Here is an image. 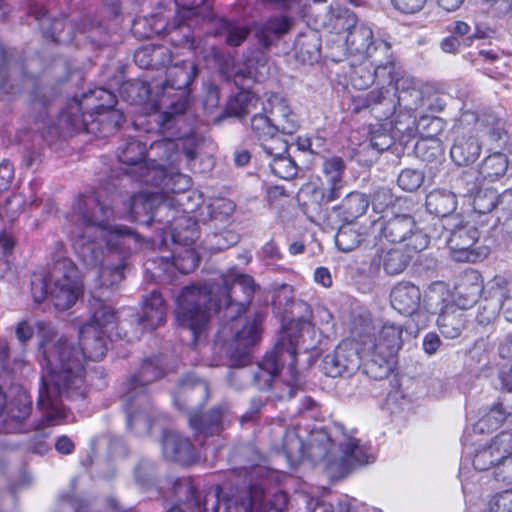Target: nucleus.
Masks as SVG:
<instances>
[{
	"instance_id": "28",
	"label": "nucleus",
	"mask_w": 512,
	"mask_h": 512,
	"mask_svg": "<svg viewBox=\"0 0 512 512\" xmlns=\"http://www.w3.org/2000/svg\"><path fill=\"white\" fill-rule=\"evenodd\" d=\"M512 415V391L502 393L499 400L491 407L482 423L488 429L498 428L507 417Z\"/></svg>"
},
{
	"instance_id": "55",
	"label": "nucleus",
	"mask_w": 512,
	"mask_h": 512,
	"mask_svg": "<svg viewBox=\"0 0 512 512\" xmlns=\"http://www.w3.org/2000/svg\"><path fill=\"white\" fill-rule=\"evenodd\" d=\"M181 395L189 399H193L196 395L207 399L208 386L204 381L199 379L187 380L182 385Z\"/></svg>"
},
{
	"instance_id": "26",
	"label": "nucleus",
	"mask_w": 512,
	"mask_h": 512,
	"mask_svg": "<svg viewBox=\"0 0 512 512\" xmlns=\"http://www.w3.org/2000/svg\"><path fill=\"white\" fill-rule=\"evenodd\" d=\"M512 415V391L502 393L499 400L491 407L482 423L488 429L498 428L507 417Z\"/></svg>"
},
{
	"instance_id": "21",
	"label": "nucleus",
	"mask_w": 512,
	"mask_h": 512,
	"mask_svg": "<svg viewBox=\"0 0 512 512\" xmlns=\"http://www.w3.org/2000/svg\"><path fill=\"white\" fill-rule=\"evenodd\" d=\"M481 152V145L473 135H462L457 138L450 155L459 166L469 165L475 162Z\"/></svg>"
},
{
	"instance_id": "4",
	"label": "nucleus",
	"mask_w": 512,
	"mask_h": 512,
	"mask_svg": "<svg viewBox=\"0 0 512 512\" xmlns=\"http://www.w3.org/2000/svg\"><path fill=\"white\" fill-rule=\"evenodd\" d=\"M83 290V282L75 264L67 258L57 260L48 274H34L31 291L34 300L41 303L49 298L58 310L72 307Z\"/></svg>"
},
{
	"instance_id": "34",
	"label": "nucleus",
	"mask_w": 512,
	"mask_h": 512,
	"mask_svg": "<svg viewBox=\"0 0 512 512\" xmlns=\"http://www.w3.org/2000/svg\"><path fill=\"white\" fill-rule=\"evenodd\" d=\"M346 42L350 49L356 53H367L372 42V29L365 25H357L350 29Z\"/></svg>"
},
{
	"instance_id": "50",
	"label": "nucleus",
	"mask_w": 512,
	"mask_h": 512,
	"mask_svg": "<svg viewBox=\"0 0 512 512\" xmlns=\"http://www.w3.org/2000/svg\"><path fill=\"white\" fill-rule=\"evenodd\" d=\"M283 449L287 457L297 461L304 455V446L301 439L294 431H288L283 440Z\"/></svg>"
},
{
	"instance_id": "32",
	"label": "nucleus",
	"mask_w": 512,
	"mask_h": 512,
	"mask_svg": "<svg viewBox=\"0 0 512 512\" xmlns=\"http://www.w3.org/2000/svg\"><path fill=\"white\" fill-rule=\"evenodd\" d=\"M291 22L286 16L275 17L268 20L264 25L258 28L257 37L263 45L271 43L273 38H277L290 30Z\"/></svg>"
},
{
	"instance_id": "64",
	"label": "nucleus",
	"mask_w": 512,
	"mask_h": 512,
	"mask_svg": "<svg viewBox=\"0 0 512 512\" xmlns=\"http://www.w3.org/2000/svg\"><path fill=\"white\" fill-rule=\"evenodd\" d=\"M441 345V339L436 333H428L423 339V350L429 355H433L437 352Z\"/></svg>"
},
{
	"instance_id": "23",
	"label": "nucleus",
	"mask_w": 512,
	"mask_h": 512,
	"mask_svg": "<svg viewBox=\"0 0 512 512\" xmlns=\"http://www.w3.org/2000/svg\"><path fill=\"white\" fill-rule=\"evenodd\" d=\"M145 177L146 183H152L155 185L163 184L167 190L172 191L173 193L183 192L191 186V179L189 176L181 173H174L168 176L161 168L148 169Z\"/></svg>"
},
{
	"instance_id": "49",
	"label": "nucleus",
	"mask_w": 512,
	"mask_h": 512,
	"mask_svg": "<svg viewBox=\"0 0 512 512\" xmlns=\"http://www.w3.org/2000/svg\"><path fill=\"white\" fill-rule=\"evenodd\" d=\"M251 129L257 136L259 141H262L264 137H269L278 132L275 127L272 117L268 118L263 114H257L251 119Z\"/></svg>"
},
{
	"instance_id": "16",
	"label": "nucleus",
	"mask_w": 512,
	"mask_h": 512,
	"mask_svg": "<svg viewBox=\"0 0 512 512\" xmlns=\"http://www.w3.org/2000/svg\"><path fill=\"white\" fill-rule=\"evenodd\" d=\"M269 103V113L278 132L289 135L295 133L300 126L298 116L292 111L287 102L277 95H272Z\"/></svg>"
},
{
	"instance_id": "30",
	"label": "nucleus",
	"mask_w": 512,
	"mask_h": 512,
	"mask_svg": "<svg viewBox=\"0 0 512 512\" xmlns=\"http://www.w3.org/2000/svg\"><path fill=\"white\" fill-rule=\"evenodd\" d=\"M196 66L192 62L184 61L181 65H174L167 70L166 85L175 89H186L196 76Z\"/></svg>"
},
{
	"instance_id": "17",
	"label": "nucleus",
	"mask_w": 512,
	"mask_h": 512,
	"mask_svg": "<svg viewBox=\"0 0 512 512\" xmlns=\"http://www.w3.org/2000/svg\"><path fill=\"white\" fill-rule=\"evenodd\" d=\"M166 320V305L162 296L151 292L143 300L142 314L139 324L147 330H154L163 325Z\"/></svg>"
},
{
	"instance_id": "24",
	"label": "nucleus",
	"mask_w": 512,
	"mask_h": 512,
	"mask_svg": "<svg viewBox=\"0 0 512 512\" xmlns=\"http://www.w3.org/2000/svg\"><path fill=\"white\" fill-rule=\"evenodd\" d=\"M91 318L84 326H92L95 330L108 333L114 328L115 325V311L114 309L104 303L98 298H93L90 301Z\"/></svg>"
},
{
	"instance_id": "15",
	"label": "nucleus",
	"mask_w": 512,
	"mask_h": 512,
	"mask_svg": "<svg viewBox=\"0 0 512 512\" xmlns=\"http://www.w3.org/2000/svg\"><path fill=\"white\" fill-rule=\"evenodd\" d=\"M344 162L339 157L325 159L323 162V173L326 178L327 187L322 194V201L330 203L340 197V191L344 186Z\"/></svg>"
},
{
	"instance_id": "19",
	"label": "nucleus",
	"mask_w": 512,
	"mask_h": 512,
	"mask_svg": "<svg viewBox=\"0 0 512 512\" xmlns=\"http://www.w3.org/2000/svg\"><path fill=\"white\" fill-rule=\"evenodd\" d=\"M108 333L95 330L92 326H82L80 329V342L82 347L80 350L84 352V360L89 358L91 360L102 359L107 351L106 337Z\"/></svg>"
},
{
	"instance_id": "11",
	"label": "nucleus",
	"mask_w": 512,
	"mask_h": 512,
	"mask_svg": "<svg viewBox=\"0 0 512 512\" xmlns=\"http://www.w3.org/2000/svg\"><path fill=\"white\" fill-rule=\"evenodd\" d=\"M382 235L392 243L408 241L406 246L418 252L424 250L429 244V237L416 225L409 215H395L386 220L381 228Z\"/></svg>"
},
{
	"instance_id": "8",
	"label": "nucleus",
	"mask_w": 512,
	"mask_h": 512,
	"mask_svg": "<svg viewBox=\"0 0 512 512\" xmlns=\"http://www.w3.org/2000/svg\"><path fill=\"white\" fill-rule=\"evenodd\" d=\"M360 336V329L354 323L351 337L341 341L331 353L322 360V369L327 376L341 377L355 374L363 359L369 360L366 342Z\"/></svg>"
},
{
	"instance_id": "14",
	"label": "nucleus",
	"mask_w": 512,
	"mask_h": 512,
	"mask_svg": "<svg viewBox=\"0 0 512 512\" xmlns=\"http://www.w3.org/2000/svg\"><path fill=\"white\" fill-rule=\"evenodd\" d=\"M392 307L400 314L410 316L414 314L421 301V293L417 286L408 282L397 284L390 294Z\"/></svg>"
},
{
	"instance_id": "62",
	"label": "nucleus",
	"mask_w": 512,
	"mask_h": 512,
	"mask_svg": "<svg viewBox=\"0 0 512 512\" xmlns=\"http://www.w3.org/2000/svg\"><path fill=\"white\" fill-rule=\"evenodd\" d=\"M390 94V86H383L381 88L371 90L366 95L365 104L367 106L382 104L390 96Z\"/></svg>"
},
{
	"instance_id": "25",
	"label": "nucleus",
	"mask_w": 512,
	"mask_h": 512,
	"mask_svg": "<svg viewBox=\"0 0 512 512\" xmlns=\"http://www.w3.org/2000/svg\"><path fill=\"white\" fill-rule=\"evenodd\" d=\"M426 207L430 213L446 217L457 207L456 195L445 189H434L426 197Z\"/></svg>"
},
{
	"instance_id": "51",
	"label": "nucleus",
	"mask_w": 512,
	"mask_h": 512,
	"mask_svg": "<svg viewBox=\"0 0 512 512\" xmlns=\"http://www.w3.org/2000/svg\"><path fill=\"white\" fill-rule=\"evenodd\" d=\"M498 315V302L485 299L478 305L477 322L482 326L492 324Z\"/></svg>"
},
{
	"instance_id": "33",
	"label": "nucleus",
	"mask_w": 512,
	"mask_h": 512,
	"mask_svg": "<svg viewBox=\"0 0 512 512\" xmlns=\"http://www.w3.org/2000/svg\"><path fill=\"white\" fill-rule=\"evenodd\" d=\"M494 296L501 301V308L507 321L512 322V280L495 277L491 282Z\"/></svg>"
},
{
	"instance_id": "31",
	"label": "nucleus",
	"mask_w": 512,
	"mask_h": 512,
	"mask_svg": "<svg viewBox=\"0 0 512 512\" xmlns=\"http://www.w3.org/2000/svg\"><path fill=\"white\" fill-rule=\"evenodd\" d=\"M155 201L156 197L154 195L138 194L133 196L130 203L131 219L135 222L150 224Z\"/></svg>"
},
{
	"instance_id": "12",
	"label": "nucleus",
	"mask_w": 512,
	"mask_h": 512,
	"mask_svg": "<svg viewBox=\"0 0 512 512\" xmlns=\"http://www.w3.org/2000/svg\"><path fill=\"white\" fill-rule=\"evenodd\" d=\"M454 290L456 305L461 309L468 308L483 291L481 274L474 269L465 270L458 276Z\"/></svg>"
},
{
	"instance_id": "36",
	"label": "nucleus",
	"mask_w": 512,
	"mask_h": 512,
	"mask_svg": "<svg viewBox=\"0 0 512 512\" xmlns=\"http://www.w3.org/2000/svg\"><path fill=\"white\" fill-rule=\"evenodd\" d=\"M369 206V200L366 195L353 192L346 196L342 201V208L347 218L355 219L363 215Z\"/></svg>"
},
{
	"instance_id": "5",
	"label": "nucleus",
	"mask_w": 512,
	"mask_h": 512,
	"mask_svg": "<svg viewBox=\"0 0 512 512\" xmlns=\"http://www.w3.org/2000/svg\"><path fill=\"white\" fill-rule=\"evenodd\" d=\"M360 329L364 345L368 347L369 360L365 364V372L373 379H383L393 370L395 358L403 344V326L392 322L384 323L377 336L371 333L369 322H355Z\"/></svg>"
},
{
	"instance_id": "35",
	"label": "nucleus",
	"mask_w": 512,
	"mask_h": 512,
	"mask_svg": "<svg viewBox=\"0 0 512 512\" xmlns=\"http://www.w3.org/2000/svg\"><path fill=\"white\" fill-rule=\"evenodd\" d=\"M8 416L15 421L26 419L32 409V401L29 394L24 390H17V393L6 406Z\"/></svg>"
},
{
	"instance_id": "48",
	"label": "nucleus",
	"mask_w": 512,
	"mask_h": 512,
	"mask_svg": "<svg viewBox=\"0 0 512 512\" xmlns=\"http://www.w3.org/2000/svg\"><path fill=\"white\" fill-rule=\"evenodd\" d=\"M335 243L341 251L350 252L359 245L360 235L355 229L344 227L337 232Z\"/></svg>"
},
{
	"instance_id": "43",
	"label": "nucleus",
	"mask_w": 512,
	"mask_h": 512,
	"mask_svg": "<svg viewBox=\"0 0 512 512\" xmlns=\"http://www.w3.org/2000/svg\"><path fill=\"white\" fill-rule=\"evenodd\" d=\"M475 131L482 136L487 135L492 141L502 139L504 134L503 129L498 124V119L493 115H489L487 119L484 117L477 119Z\"/></svg>"
},
{
	"instance_id": "10",
	"label": "nucleus",
	"mask_w": 512,
	"mask_h": 512,
	"mask_svg": "<svg viewBox=\"0 0 512 512\" xmlns=\"http://www.w3.org/2000/svg\"><path fill=\"white\" fill-rule=\"evenodd\" d=\"M478 229L470 222L462 220L451 230L447 240L451 257L458 262H477L489 254L486 246H475L479 240Z\"/></svg>"
},
{
	"instance_id": "44",
	"label": "nucleus",
	"mask_w": 512,
	"mask_h": 512,
	"mask_svg": "<svg viewBox=\"0 0 512 512\" xmlns=\"http://www.w3.org/2000/svg\"><path fill=\"white\" fill-rule=\"evenodd\" d=\"M242 505L246 512H268V503L265 501V493L262 487L252 486L248 492V498Z\"/></svg>"
},
{
	"instance_id": "47",
	"label": "nucleus",
	"mask_w": 512,
	"mask_h": 512,
	"mask_svg": "<svg viewBox=\"0 0 512 512\" xmlns=\"http://www.w3.org/2000/svg\"><path fill=\"white\" fill-rule=\"evenodd\" d=\"M260 146L271 160L288 152V143L276 133L272 136L264 137L260 141Z\"/></svg>"
},
{
	"instance_id": "22",
	"label": "nucleus",
	"mask_w": 512,
	"mask_h": 512,
	"mask_svg": "<svg viewBox=\"0 0 512 512\" xmlns=\"http://www.w3.org/2000/svg\"><path fill=\"white\" fill-rule=\"evenodd\" d=\"M164 456L170 460L187 463L192 458V447L189 441L175 432H168L164 435L163 441Z\"/></svg>"
},
{
	"instance_id": "41",
	"label": "nucleus",
	"mask_w": 512,
	"mask_h": 512,
	"mask_svg": "<svg viewBox=\"0 0 512 512\" xmlns=\"http://www.w3.org/2000/svg\"><path fill=\"white\" fill-rule=\"evenodd\" d=\"M270 168L276 176L282 179H292L297 174V165L288 153L272 159Z\"/></svg>"
},
{
	"instance_id": "37",
	"label": "nucleus",
	"mask_w": 512,
	"mask_h": 512,
	"mask_svg": "<svg viewBox=\"0 0 512 512\" xmlns=\"http://www.w3.org/2000/svg\"><path fill=\"white\" fill-rule=\"evenodd\" d=\"M146 155V146L140 141L131 139L119 150V160L127 165L140 163Z\"/></svg>"
},
{
	"instance_id": "56",
	"label": "nucleus",
	"mask_w": 512,
	"mask_h": 512,
	"mask_svg": "<svg viewBox=\"0 0 512 512\" xmlns=\"http://www.w3.org/2000/svg\"><path fill=\"white\" fill-rule=\"evenodd\" d=\"M488 505L496 512H512V489L496 493Z\"/></svg>"
},
{
	"instance_id": "58",
	"label": "nucleus",
	"mask_w": 512,
	"mask_h": 512,
	"mask_svg": "<svg viewBox=\"0 0 512 512\" xmlns=\"http://www.w3.org/2000/svg\"><path fill=\"white\" fill-rule=\"evenodd\" d=\"M199 259L195 252L191 249L184 251L183 256L176 258L175 265L182 273H189L198 266Z\"/></svg>"
},
{
	"instance_id": "27",
	"label": "nucleus",
	"mask_w": 512,
	"mask_h": 512,
	"mask_svg": "<svg viewBox=\"0 0 512 512\" xmlns=\"http://www.w3.org/2000/svg\"><path fill=\"white\" fill-rule=\"evenodd\" d=\"M512 415V391L502 393L499 400L491 407L482 423L488 429L498 428L507 417Z\"/></svg>"
},
{
	"instance_id": "63",
	"label": "nucleus",
	"mask_w": 512,
	"mask_h": 512,
	"mask_svg": "<svg viewBox=\"0 0 512 512\" xmlns=\"http://www.w3.org/2000/svg\"><path fill=\"white\" fill-rule=\"evenodd\" d=\"M248 29L244 26H232L226 38L230 46H239L247 37Z\"/></svg>"
},
{
	"instance_id": "52",
	"label": "nucleus",
	"mask_w": 512,
	"mask_h": 512,
	"mask_svg": "<svg viewBox=\"0 0 512 512\" xmlns=\"http://www.w3.org/2000/svg\"><path fill=\"white\" fill-rule=\"evenodd\" d=\"M423 174L414 169L403 170L398 177V185L405 191H415L423 183Z\"/></svg>"
},
{
	"instance_id": "6",
	"label": "nucleus",
	"mask_w": 512,
	"mask_h": 512,
	"mask_svg": "<svg viewBox=\"0 0 512 512\" xmlns=\"http://www.w3.org/2000/svg\"><path fill=\"white\" fill-rule=\"evenodd\" d=\"M293 325L285 328L274 352L266 355L259 364V373L255 377L270 385L272 379L279 375L289 387L297 383L296 346L298 338L292 334Z\"/></svg>"
},
{
	"instance_id": "20",
	"label": "nucleus",
	"mask_w": 512,
	"mask_h": 512,
	"mask_svg": "<svg viewBox=\"0 0 512 512\" xmlns=\"http://www.w3.org/2000/svg\"><path fill=\"white\" fill-rule=\"evenodd\" d=\"M437 325L445 338L455 339L466 328L465 314L458 309L456 304L447 305L441 310L437 319Z\"/></svg>"
},
{
	"instance_id": "2",
	"label": "nucleus",
	"mask_w": 512,
	"mask_h": 512,
	"mask_svg": "<svg viewBox=\"0 0 512 512\" xmlns=\"http://www.w3.org/2000/svg\"><path fill=\"white\" fill-rule=\"evenodd\" d=\"M256 290V284L249 275H236L231 281L224 280L219 288V298L212 304V291L206 287L187 286L182 289L176 300L175 320L179 327L188 329L196 341L208 329L214 309L225 307L230 312L240 315L245 311Z\"/></svg>"
},
{
	"instance_id": "38",
	"label": "nucleus",
	"mask_w": 512,
	"mask_h": 512,
	"mask_svg": "<svg viewBox=\"0 0 512 512\" xmlns=\"http://www.w3.org/2000/svg\"><path fill=\"white\" fill-rule=\"evenodd\" d=\"M161 371L155 367L151 362H144L141 366L139 376L137 379H133L129 384L131 386V391H128L124 397L127 400H131L134 394H137V391H143L142 385L138 388L137 382L141 383H149L161 377Z\"/></svg>"
},
{
	"instance_id": "53",
	"label": "nucleus",
	"mask_w": 512,
	"mask_h": 512,
	"mask_svg": "<svg viewBox=\"0 0 512 512\" xmlns=\"http://www.w3.org/2000/svg\"><path fill=\"white\" fill-rule=\"evenodd\" d=\"M207 209L211 218L224 219L234 212L235 205L229 199L217 198L208 204Z\"/></svg>"
},
{
	"instance_id": "60",
	"label": "nucleus",
	"mask_w": 512,
	"mask_h": 512,
	"mask_svg": "<svg viewBox=\"0 0 512 512\" xmlns=\"http://www.w3.org/2000/svg\"><path fill=\"white\" fill-rule=\"evenodd\" d=\"M427 0H391L393 7L404 14H415L422 10Z\"/></svg>"
},
{
	"instance_id": "46",
	"label": "nucleus",
	"mask_w": 512,
	"mask_h": 512,
	"mask_svg": "<svg viewBox=\"0 0 512 512\" xmlns=\"http://www.w3.org/2000/svg\"><path fill=\"white\" fill-rule=\"evenodd\" d=\"M63 117L64 120L71 125L73 130L77 132L90 131L85 119V114L82 112V104L79 101L73 100L69 104V113Z\"/></svg>"
},
{
	"instance_id": "7",
	"label": "nucleus",
	"mask_w": 512,
	"mask_h": 512,
	"mask_svg": "<svg viewBox=\"0 0 512 512\" xmlns=\"http://www.w3.org/2000/svg\"><path fill=\"white\" fill-rule=\"evenodd\" d=\"M75 212L80 224L86 229L85 233L87 235L95 233L111 249L119 247L124 243L125 238L133 235L130 228L108 225L112 211L93 198L80 200L75 207Z\"/></svg>"
},
{
	"instance_id": "61",
	"label": "nucleus",
	"mask_w": 512,
	"mask_h": 512,
	"mask_svg": "<svg viewBox=\"0 0 512 512\" xmlns=\"http://www.w3.org/2000/svg\"><path fill=\"white\" fill-rule=\"evenodd\" d=\"M393 202V194L390 189L381 188L378 189L374 195L372 200V205L375 210H383L385 207L389 206Z\"/></svg>"
},
{
	"instance_id": "13",
	"label": "nucleus",
	"mask_w": 512,
	"mask_h": 512,
	"mask_svg": "<svg viewBox=\"0 0 512 512\" xmlns=\"http://www.w3.org/2000/svg\"><path fill=\"white\" fill-rule=\"evenodd\" d=\"M512 450V434L503 432L493 438L491 443L478 451L474 457L473 465L478 470H487L490 467L495 469L496 464L501 462L503 454Z\"/></svg>"
},
{
	"instance_id": "29",
	"label": "nucleus",
	"mask_w": 512,
	"mask_h": 512,
	"mask_svg": "<svg viewBox=\"0 0 512 512\" xmlns=\"http://www.w3.org/2000/svg\"><path fill=\"white\" fill-rule=\"evenodd\" d=\"M508 165L507 156L501 152H495L484 158L480 165L479 173L483 179L494 182L506 174Z\"/></svg>"
},
{
	"instance_id": "45",
	"label": "nucleus",
	"mask_w": 512,
	"mask_h": 512,
	"mask_svg": "<svg viewBox=\"0 0 512 512\" xmlns=\"http://www.w3.org/2000/svg\"><path fill=\"white\" fill-rule=\"evenodd\" d=\"M498 195L491 189L480 190L473 199V208L479 214L491 212L497 206Z\"/></svg>"
},
{
	"instance_id": "39",
	"label": "nucleus",
	"mask_w": 512,
	"mask_h": 512,
	"mask_svg": "<svg viewBox=\"0 0 512 512\" xmlns=\"http://www.w3.org/2000/svg\"><path fill=\"white\" fill-rule=\"evenodd\" d=\"M221 421V411L213 409L204 416H192L189 419L192 428L204 433H213L218 431Z\"/></svg>"
},
{
	"instance_id": "18",
	"label": "nucleus",
	"mask_w": 512,
	"mask_h": 512,
	"mask_svg": "<svg viewBox=\"0 0 512 512\" xmlns=\"http://www.w3.org/2000/svg\"><path fill=\"white\" fill-rule=\"evenodd\" d=\"M408 258L400 246L390 244L377 249L372 259V265L375 268L383 265L384 270L388 274L394 275L401 273L405 269Z\"/></svg>"
},
{
	"instance_id": "42",
	"label": "nucleus",
	"mask_w": 512,
	"mask_h": 512,
	"mask_svg": "<svg viewBox=\"0 0 512 512\" xmlns=\"http://www.w3.org/2000/svg\"><path fill=\"white\" fill-rule=\"evenodd\" d=\"M78 254L83 263L91 268H97L103 260V250L95 242L80 244Z\"/></svg>"
},
{
	"instance_id": "57",
	"label": "nucleus",
	"mask_w": 512,
	"mask_h": 512,
	"mask_svg": "<svg viewBox=\"0 0 512 512\" xmlns=\"http://www.w3.org/2000/svg\"><path fill=\"white\" fill-rule=\"evenodd\" d=\"M311 318V320H303L302 324L307 327H309L310 325H328L332 321V314L329 312L327 308L323 306H317L312 312Z\"/></svg>"
},
{
	"instance_id": "59",
	"label": "nucleus",
	"mask_w": 512,
	"mask_h": 512,
	"mask_svg": "<svg viewBox=\"0 0 512 512\" xmlns=\"http://www.w3.org/2000/svg\"><path fill=\"white\" fill-rule=\"evenodd\" d=\"M351 80L355 88L366 89L373 83L374 74L368 69L359 67L354 70Z\"/></svg>"
},
{
	"instance_id": "40",
	"label": "nucleus",
	"mask_w": 512,
	"mask_h": 512,
	"mask_svg": "<svg viewBox=\"0 0 512 512\" xmlns=\"http://www.w3.org/2000/svg\"><path fill=\"white\" fill-rule=\"evenodd\" d=\"M258 102L257 96L250 91H240L234 98L230 99L228 103V111L235 116H242L251 107H256Z\"/></svg>"
},
{
	"instance_id": "1",
	"label": "nucleus",
	"mask_w": 512,
	"mask_h": 512,
	"mask_svg": "<svg viewBox=\"0 0 512 512\" xmlns=\"http://www.w3.org/2000/svg\"><path fill=\"white\" fill-rule=\"evenodd\" d=\"M38 328L42 337L40 349L43 367L47 371L42 376L43 386L39 391L38 406L43 411L45 424L55 426L64 423L67 418L59 397L82 387L85 374L84 352L44 324L39 323Z\"/></svg>"
},
{
	"instance_id": "9",
	"label": "nucleus",
	"mask_w": 512,
	"mask_h": 512,
	"mask_svg": "<svg viewBox=\"0 0 512 512\" xmlns=\"http://www.w3.org/2000/svg\"><path fill=\"white\" fill-rule=\"evenodd\" d=\"M235 312H230V321L223 324L217 334V342L221 343L229 353H244L246 349L257 343L260 337L259 323L256 319L243 320Z\"/></svg>"
},
{
	"instance_id": "3",
	"label": "nucleus",
	"mask_w": 512,
	"mask_h": 512,
	"mask_svg": "<svg viewBox=\"0 0 512 512\" xmlns=\"http://www.w3.org/2000/svg\"><path fill=\"white\" fill-rule=\"evenodd\" d=\"M306 453L311 461L323 464L333 476H343L373 458L369 449L340 424H335L329 433L323 429L313 430Z\"/></svg>"
},
{
	"instance_id": "54",
	"label": "nucleus",
	"mask_w": 512,
	"mask_h": 512,
	"mask_svg": "<svg viewBox=\"0 0 512 512\" xmlns=\"http://www.w3.org/2000/svg\"><path fill=\"white\" fill-rule=\"evenodd\" d=\"M493 476L498 482L512 484V450L503 454L501 462L496 464Z\"/></svg>"
}]
</instances>
